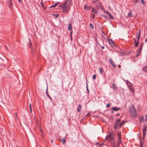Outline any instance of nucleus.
Returning a JSON list of instances; mask_svg holds the SVG:
<instances>
[{
  "label": "nucleus",
  "mask_w": 147,
  "mask_h": 147,
  "mask_svg": "<svg viewBox=\"0 0 147 147\" xmlns=\"http://www.w3.org/2000/svg\"><path fill=\"white\" fill-rule=\"evenodd\" d=\"M71 2L72 0H66L65 2L59 6V8H62V11L63 13H67L69 11L68 7L71 3Z\"/></svg>",
  "instance_id": "1"
},
{
  "label": "nucleus",
  "mask_w": 147,
  "mask_h": 147,
  "mask_svg": "<svg viewBox=\"0 0 147 147\" xmlns=\"http://www.w3.org/2000/svg\"><path fill=\"white\" fill-rule=\"evenodd\" d=\"M115 137V134L113 132H112L109 133V136L106 138V139L108 140L109 141H110L114 140Z\"/></svg>",
  "instance_id": "2"
},
{
  "label": "nucleus",
  "mask_w": 147,
  "mask_h": 147,
  "mask_svg": "<svg viewBox=\"0 0 147 147\" xmlns=\"http://www.w3.org/2000/svg\"><path fill=\"white\" fill-rule=\"evenodd\" d=\"M117 137L118 139V140L117 141V145H115V144H114V146L113 147H118L119 145L121 143V132H119L117 133Z\"/></svg>",
  "instance_id": "3"
},
{
  "label": "nucleus",
  "mask_w": 147,
  "mask_h": 147,
  "mask_svg": "<svg viewBox=\"0 0 147 147\" xmlns=\"http://www.w3.org/2000/svg\"><path fill=\"white\" fill-rule=\"evenodd\" d=\"M29 42L28 44V47L29 48L31 49V53L32 54L34 55L35 54V49L33 48V47H32V45L30 39L29 38Z\"/></svg>",
  "instance_id": "4"
},
{
  "label": "nucleus",
  "mask_w": 147,
  "mask_h": 147,
  "mask_svg": "<svg viewBox=\"0 0 147 147\" xmlns=\"http://www.w3.org/2000/svg\"><path fill=\"white\" fill-rule=\"evenodd\" d=\"M107 39L109 44L112 48H114V47H116V45H115V42L113 41L112 39L110 38L108 39V38H107Z\"/></svg>",
  "instance_id": "5"
},
{
  "label": "nucleus",
  "mask_w": 147,
  "mask_h": 147,
  "mask_svg": "<svg viewBox=\"0 0 147 147\" xmlns=\"http://www.w3.org/2000/svg\"><path fill=\"white\" fill-rule=\"evenodd\" d=\"M109 63L112 65L113 67L114 68H115L116 67V66L114 64V62L113 61V60L111 58H109Z\"/></svg>",
  "instance_id": "6"
},
{
  "label": "nucleus",
  "mask_w": 147,
  "mask_h": 147,
  "mask_svg": "<svg viewBox=\"0 0 147 147\" xmlns=\"http://www.w3.org/2000/svg\"><path fill=\"white\" fill-rule=\"evenodd\" d=\"M147 126L146 125L144 127L143 129V132L144 138L145 137L146 134V130H147Z\"/></svg>",
  "instance_id": "7"
},
{
  "label": "nucleus",
  "mask_w": 147,
  "mask_h": 147,
  "mask_svg": "<svg viewBox=\"0 0 147 147\" xmlns=\"http://www.w3.org/2000/svg\"><path fill=\"white\" fill-rule=\"evenodd\" d=\"M102 6V4L101 3H97L96 5V7L98 9H100Z\"/></svg>",
  "instance_id": "8"
},
{
  "label": "nucleus",
  "mask_w": 147,
  "mask_h": 147,
  "mask_svg": "<svg viewBox=\"0 0 147 147\" xmlns=\"http://www.w3.org/2000/svg\"><path fill=\"white\" fill-rule=\"evenodd\" d=\"M130 113L133 116L136 117L137 116L136 112V111H130Z\"/></svg>",
  "instance_id": "9"
},
{
  "label": "nucleus",
  "mask_w": 147,
  "mask_h": 147,
  "mask_svg": "<svg viewBox=\"0 0 147 147\" xmlns=\"http://www.w3.org/2000/svg\"><path fill=\"white\" fill-rule=\"evenodd\" d=\"M91 12L92 13H94V14H96L98 13V11L96 10V9L94 7H92Z\"/></svg>",
  "instance_id": "10"
},
{
  "label": "nucleus",
  "mask_w": 147,
  "mask_h": 147,
  "mask_svg": "<svg viewBox=\"0 0 147 147\" xmlns=\"http://www.w3.org/2000/svg\"><path fill=\"white\" fill-rule=\"evenodd\" d=\"M141 32L140 30L139 32V34H137L136 35V38L137 39V41H139V39L140 38V36Z\"/></svg>",
  "instance_id": "11"
},
{
  "label": "nucleus",
  "mask_w": 147,
  "mask_h": 147,
  "mask_svg": "<svg viewBox=\"0 0 147 147\" xmlns=\"http://www.w3.org/2000/svg\"><path fill=\"white\" fill-rule=\"evenodd\" d=\"M84 9L88 11H89L90 9V7L89 6H88L87 5H85L84 6Z\"/></svg>",
  "instance_id": "12"
},
{
  "label": "nucleus",
  "mask_w": 147,
  "mask_h": 147,
  "mask_svg": "<svg viewBox=\"0 0 147 147\" xmlns=\"http://www.w3.org/2000/svg\"><path fill=\"white\" fill-rule=\"evenodd\" d=\"M134 46L135 47H138L139 44L138 42L139 41H136V40L134 38Z\"/></svg>",
  "instance_id": "13"
},
{
  "label": "nucleus",
  "mask_w": 147,
  "mask_h": 147,
  "mask_svg": "<svg viewBox=\"0 0 147 147\" xmlns=\"http://www.w3.org/2000/svg\"><path fill=\"white\" fill-rule=\"evenodd\" d=\"M9 3V7L10 9H11L13 7V4L12 2V1H8Z\"/></svg>",
  "instance_id": "14"
},
{
  "label": "nucleus",
  "mask_w": 147,
  "mask_h": 147,
  "mask_svg": "<svg viewBox=\"0 0 147 147\" xmlns=\"http://www.w3.org/2000/svg\"><path fill=\"white\" fill-rule=\"evenodd\" d=\"M140 47L137 50L142 52L143 44V43H140Z\"/></svg>",
  "instance_id": "15"
},
{
  "label": "nucleus",
  "mask_w": 147,
  "mask_h": 147,
  "mask_svg": "<svg viewBox=\"0 0 147 147\" xmlns=\"http://www.w3.org/2000/svg\"><path fill=\"white\" fill-rule=\"evenodd\" d=\"M120 121V119H119L117 121L116 123L114 126V128L115 129H116L117 128L118 125V123Z\"/></svg>",
  "instance_id": "16"
},
{
  "label": "nucleus",
  "mask_w": 147,
  "mask_h": 147,
  "mask_svg": "<svg viewBox=\"0 0 147 147\" xmlns=\"http://www.w3.org/2000/svg\"><path fill=\"white\" fill-rule=\"evenodd\" d=\"M130 110H136V109L134 105L133 104H132L131 106L130 107Z\"/></svg>",
  "instance_id": "17"
},
{
  "label": "nucleus",
  "mask_w": 147,
  "mask_h": 147,
  "mask_svg": "<svg viewBox=\"0 0 147 147\" xmlns=\"http://www.w3.org/2000/svg\"><path fill=\"white\" fill-rule=\"evenodd\" d=\"M112 110H119L121 109L120 108L117 107H114L112 108Z\"/></svg>",
  "instance_id": "18"
},
{
  "label": "nucleus",
  "mask_w": 147,
  "mask_h": 147,
  "mask_svg": "<svg viewBox=\"0 0 147 147\" xmlns=\"http://www.w3.org/2000/svg\"><path fill=\"white\" fill-rule=\"evenodd\" d=\"M67 28H68V30H69L70 31L71 30H72V26L71 24H69L68 25Z\"/></svg>",
  "instance_id": "19"
},
{
  "label": "nucleus",
  "mask_w": 147,
  "mask_h": 147,
  "mask_svg": "<svg viewBox=\"0 0 147 147\" xmlns=\"http://www.w3.org/2000/svg\"><path fill=\"white\" fill-rule=\"evenodd\" d=\"M136 52L137 53V54L136 55V57H138L140 55V54L142 52H140V51H138L137 50L136 51Z\"/></svg>",
  "instance_id": "20"
},
{
  "label": "nucleus",
  "mask_w": 147,
  "mask_h": 147,
  "mask_svg": "<svg viewBox=\"0 0 147 147\" xmlns=\"http://www.w3.org/2000/svg\"><path fill=\"white\" fill-rule=\"evenodd\" d=\"M100 73V74H102L103 72V70L102 67H100L99 69Z\"/></svg>",
  "instance_id": "21"
},
{
  "label": "nucleus",
  "mask_w": 147,
  "mask_h": 147,
  "mask_svg": "<svg viewBox=\"0 0 147 147\" xmlns=\"http://www.w3.org/2000/svg\"><path fill=\"white\" fill-rule=\"evenodd\" d=\"M132 1L135 4L138 2L140 3V0H132Z\"/></svg>",
  "instance_id": "22"
},
{
  "label": "nucleus",
  "mask_w": 147,
  "mask_h": 147,
  "mask_svg": "<svg viewBox=\"0 0 147 147\" xmlns=\"http://www.w3.org/2000/svg\"><path fill=\"white\" fill-rule=\"evenodd\" d=\"M112 87L113 89L114 90H117L116 86L114 83L112 84Z\"/></svg>",
  "instance_id": "23"
},
{
  "label": "nucleus",
  "mask_w": 147,
  "mask_h": 147,
  "mask_svg": "<svg viewBox=\"0 0 147 147\" xmlns=\"http://www.w3.org/2000/svg\"><path fill=\"white\" fill-rule=\"evenodd\" d=\"M128 16L129 17H131L132 16V13L131 11H130V12L128 13Z\"/></svg>",
  "instance_id": "24"
},
{
  "label": "nucleus",
  "mask_w": 147,
  "mask_h": 147,
  "mask_svg": "<svg viewBox=\"0 0 147 147\" xmlns=\"http://www.w3.org/2000/svg\"><path fill=\"white\" fill-rule=\"evenodd\" d=\"M59 13H57L56 14H55V13H53L52 14V16H54L55 18H57L58 17H59Z\"/></svg>",
  "instance_id": "25"
},
{
  "label": "nucleus",
  "mask_w": 147,
  "mask_h": 147,
  "mask_svg": "<svg viewBox=\"0 0 147 147\" xmlns=\"http://www.w3.org/2000/svg\"><path fill=\"white\" fill-rule=\"evenodd\" d=\"M82 108V106L81 105H78V108L77 110H80Z\"/></svg>",
  "instance_id": "26"
},
{
  "label": "nucleus",
  "mask_w": 147,
  "mask_h": 147,
  "mask_svg": "<svg viewBox=\"0 0 147 147\" xmlns=\"http://www.w3.org/2000/svg\"><path fill=\"white\" fill-rule=\"evenodd\" d=\"M59 3V2H58L57 3H56L54 5H51V6L50 7V8H52L53 7H56L57 5L58 4V3Z\"/></svg>",
  "instance_id": "27"
},
{
  "label": "nucleus",
  "mask_w": 147,
  "mask_h": 147,
  "mask_svg": "<svg viewBox=\"0 0 147 147\" xmlns=\"http://www.w3.org/2000/svg\"><path fill=\"white\" fill-rule=\"evenodd\" d=\"M99 0H92V3L93 4H94Z\"/></svg>",
  "instance_id": "28"
},
{
  "label": "nucleus",
  "mask_w": 147,
  "mask_h": 147,
  "mask_svg": "<svg viewBox=\"0 0 147 147\" xmlns=\"http://www.w3.org/2000/svg\"><path fill=\"white\" fill-rule=\"evenodd\" d=\"M41 3L42 5V7L44 9V10L46 9H47L46 7L43 4V3H42V2H41Z\"/></svg>",
  "instance_id": "29"
},
{
  "label": "nucleus",
  "mask_w": 147,
  "mask_h": 147,
  "mask_svg": "<svg viewBox=\"0 0 147 147\" xmlns=\"http://www.w3.org/2000/svg\"><path fill=\"white\" fill-rule=\"evenodd\" d=\"M108 15H109V16L110 18H111L112 19H114V18H113V16L112 15H111V14L110 13H109V14H108Z\"/></svg>",
  "instance_id": "30"
},
{
  "label": "nucleus",
  "mask_w": 147,
  "mask_h": 147,
  "mask_svg": "<svg viewBox=\"0 0 147 147\" xmlns=\"http://www.w3.org/2000/svg\"><path fill=\"white\" fill-rule=\"evenodd\" d=\"M108 15H109V16L110 18H111L112 19H114V18H113V16L112 15H111V14L110 13H109V14H108Z\"/></svg>",
  "instance_id": "31"
},
{
  "label": "nucleus",
  "mask_w": 147,
  "mask_h": 147,
  "mask_svg": "<svg viewBox=\"0 0 147 147\" xmlns=\"http://www.w3.org/2000/svg\"><path fill=\"white\" fill-rule=\"evenodd\" d=\"M89 26H90V27L91 28H92V29L94 28V27L93 25V24H92V23L90 24Z\"/></svg>",
  "instance_id": "32"
},
{
  "label": "nucleus",
  "mask_w": 147,
  "mask_h": 147,
  "mask_svg": "<svg viewBox=\"0 0 147 147\" xmlns=\"http://www.w3.org/2000/svg\"><path fill=\"white\" fill-rule=\"evenodd\" d=\"M132 84L130 83V82L129 83V84H128V86H127L129 88L132 87Z\"/></svg>",
  "instance_id": "33"
},
{
  "label": "nucleus",
  "mask_w": 147,
  "mask_h": 147,
  "mask_svg": "<svg viewBox=\"0 0 147 147\" xmlns=\"http://www.w3.org/2000/svg\"><path fill=\"white\" fill-rule=\"evenodd\" d=\"M47 90H48V88L47 87V88L46 91V93L47 94V96L48 97H49L50 95L49 94Z\"/></svg>",
  "instance_id": "34"
},
{
  "label": "nucleus",
  "mask_w": 147,
  "mask_h": 147,
  "mask_svg": "<svg viewBox=\"0 0 147 147\" xmlns=\"http://www.w3.org/2000/svg\"><path fill=\"white\" fill-rule=\"evenodd\" d=\"M133 92H134V89L132 87L129 88Z\"/></svg>",
  "instance_id": "35"
},
{
  "label": "nucleus",
  "mask_w": 147,
  "mask_h": 147,
  "mask_svg": "<svg viewBox=\"0 0 147 147\" xmlns=\"http://www.w3.org/2000/svg\"><path fill=\"white\" fill-rule=\"evenodd\" d=\"M111 103H108L106 105V107L107 108H109L111 106Z\"/></svg>",
  "instance_id": "36"
},
{
  "label": "nucleus",
  "mask_w": 147,
  "mask_h": 147,
  "mask_svg": "<svg viewBox=\"0 0 147 147\" xmlns=\"http://www.w3.org/2000/svg\"><path fill=\"white\" fill-rule=\"evenodd\" d=\"M92 78L93 80H95L96 78V74L93 75L92 76Z\"/></svg>",
  "instance_id": "37"
},
{
  "label": "nucleus",
  "mask_w": 147,
  "mask_h": 147,
  "mask_svg": "<svg viewBox=\"0 0 147 147\" xmlns=\"http://www.w3.org/2000/svg\"><path fill=\"white\" fill-rule=\"evenodd\" d=\"M141 3L143 4L144 5H145V3L144 2V0H141Z\"/></svg>",
  "instance_id": "38"
},
{
  "label": "nucleus",
  "mask_w": 147,
  "mask_h": 147,
  "mask_svg": "<svg viewBox=\"0 0 147 147\" xmlns=\"http://www.w3.org/2000/svg\"><path fill=\"white\" fill-rule=\"evenodd\" d=\"M95 14H94V13H92L91 14L93 20L94 18Z\"/></svg>",
  "instance_id": "39"
},
{
  "label": "nucleus",
  "mask_w": 147,
  "mask_h": 147,
  "mask_svg": "<svg viewBox=\"0 0 147 147\" xmlns=\"http://www.w3.org/2000/svg\"><path fill=\"white\" fill-rule=\"evenodd\" d=\"M144 120V118L143 117H141L140 119V121H141L143 122Z\"/></svg>",
  "instance_id": "40"
},
{
  "label": "nucleus",
  "mask_w": 147,
  "mask_h": 147,
  "mask_svg": "<svg viewBox=\"0 0 147 147\" xmlns=\"http://www.w3.org/2000/svg\"><path fill=\"white\" fill-rule=\"evenodd\" d=\"M104 18H106V19H107V20H108L109 19H108V17L106 16H105V15H103L102 16Z\"/></svg>",
  "instance_id": "41"
},
{
  "label": "nucleus",
  "mask_w": 147,
  "mask_h": 147,
  "mask_svg": "<svg viewBox=\"0 0 147 147\" xmlns=\"http://www.w3.org/2000/svg\"><path fill=\"white\" fill-rule=\"evenodd\" d=\"M125 82L127 86H128V84L130 82L128 80H127L125 81Z\"/></svg>",
  "instance_id": "42"
},
{
  "label": "nucleus",
  "mask_w": 147,
  "mask_h": 147,
  "mask_svg": "<svg viewBox=\"0 0 147 147\" xmlns=\"http://www.w3.org/2000/svg\"><path fill=\"white\" fill-rule=\"evenodd\" d=\"M62 142L64 144L65 143V140L64 139H62Z\"/></svg>",
  "instance_id": "43"
},
{
  "label": "nucleus",
  "mask_w": 147,
  "mask_h": 147,
  "mask_svg": "<svg viewBox=\"0 0 147 147\" xmlns=\"http://www.w3.org/2000/svg\"><path fill=\"white\" fill-rule=\"evenodd\" d=\"M86 88H87V91L88 92H89V91L88 89V84H87V82H86Z\"/></svg>",
  "instance_id": "44"
},
{
  "label": "nucleus",
  "mask_w": 147,
  "mask_h": 147,
  "mask_svg": "<svg viewBox=\"0 0 147 147\" xmlns=\"http://www.w3.org/2000/svg\"><path fill=\"white\" fill-rule=\"evenodd\" d=\"M108 8L111 11V7L109 5V6H108Z\"/></svg>",
  "instance_id": "45"
},
{
  "label": "nucleus",
  "mask_w": 147,
  "mask_h": 147,
  "mask_svg": "<svg viewBox=\"0 0 147 147\" xmlns=\"http://www.w3.org/2000/svg\"><path fill=\"white\" fill-rule=\"evenodd\" d=\"M104 12L107 13L108 15L109 14V13H110L109 11H104Z\"/></svg>",
  "instance_id": "46"
},
{
  "label": "nucleus",
  "mask_w": 147,
  "mask_h": 147,
  "mask_svg": "<svg viewBox=\"0 0 147 147\" xmlns=\"http://www.w3.org/2000/svg\"><path fill=\"white\" fill-rule=\"evenodd\" d=\"M90 113H88L86 115V116H90Z\"/></svg>",
  "instance_id": "47"
},
{
  "label": "nucleus",
  "mask_w": 147,
  "mask_h": 147,
  "mask_svg": "<svg viewBox=\"0 0 147 147\" xmlns=\"http://www.w3.org/2000/svg\"><path fill=\"white\" fill-rule=\"evenodd\" d=\"M70 36H72V31L71 30V32H70Z\"/></svg>",
  "instance_id": "48"
},
{
  "label": "nucleus",
  "mask_w": 147,
  "mask_h": 147,
  "mask_svg": "<svg viewBox=\"0 0 147 147\" xmlns=\"http://www.w3.org/2000/svg\"><path fill=\"white\" fill-rule=\"evenodd\" d=\"M122 124H121V123H120V124H119V125H119V128H120V127H121V126L122 125Z\"/></svg>",
  "instance_id": "49"
},
{
  "label": "nucleus",
  "mask_w": 147,
  "mask_h": 147,
  "mask_svg": "<svg viewBox=\"0 0 147 147\" xmlns=\"http://www.w3.org/2000/svg\"><path fill=\"white\" fill-rule=\"evenodd\" d=\"M29 107H30V110H32L31 106V104H30Z\"/></svg>",
  "instance_id": "50"
},
{
  "label": "nucleus",
  "mask_w": 147,
  "mask_h": 147,
  "mask_svg": "<svg viewBox=\"0 0 147 147\" xmlns=\"http://www.w3.org/2000/svg\"><path fill=\"white\" fill-rule=\"evenodd\" d=\"M48 97L51 100H52V98L50 96H49V97Z\"/></svg>",
  "instance_id": "51"
},
{
  "label": "nucleus",
  "mask_w": 147,
  "mask_h": 147,
  "mask_svg": "<svg viewBox=\"0 0 147 147\" xmlns=\"http://www.w3.org/2000/svg\"><path fill=\"white\" fill-rule=\"evenodd\" d=\"M70 36V40H72V36Z\"/></svg>",
  "instance_id": "52"
},
{
  "label": "nucleus",
  "mask_w": 147,
  "mask_h": 147,
  "mask_svg": "<svg viewBox=\"0 0 147 147\" xmlns=\"http://www.w3.org/2000/svg\"><path fill=\"white\" fill-rule=\"evenodd\" d=\"M98 145H99V146H101L102 145V144H99V143H98Z\"/></svg>",
  "instance_id": "53"
},
{
  "label": "nucleus",
  "mask_w": 147,
  "mask_h": 147,
  "mask_svg": "<svg viewBox=\"0 0 147 147\" xmlns=\"http://www.w3.org/2000/svg\"><path fill=\"white\" fill-rule=\"evenodd\" d=\"M101 48L102 49H105V47L103 46H102L101 47Z\"/></svg>",
  "instance_id": "54"
},
{
  "label": "nucleus",
  "mask_w": 147,
  "mask_h": 147,
  "mask_svg": "<svg viewBox=\"0 0 147 147\" xmlns=\"http://www.w3.org/2000/svg\"><path fill=\"white\" fill-rule=\"evenodd\" d=\"M18 1L20 3H21V0H18Z\"/></svg>",
  "instance_id": "55"
},
{
  "label": "nucleus",
  "mask_w": 147,
  "mask_h": 147,
  "mask_svg": "<svg viewBox=\"0 0 147 147\" xmlns=\"http://www.w3.org/2000/svg\"><path fill=\"white\" fill-rule=\"evenodd\" d=\"M125 123V122L123 121L122 123H121V124H122V125L124 123Z\"/></svg>",
  "instance_id": "56"
},
{
  "label": "nucleus",
  "mask_w": 147,
  "mask_h": 147,
  "mask_svg": "<svg viewBox=\"0 0 147 147\" xmlns=\"http://www.w3.org/2000/svg\"><path fill=\"white\" fill-rule=\"evenodd\" d=\"M145 42H147V38L145 40Z\"/></svg>",
  "instance_id": "57"
},
{
  "label": "nucleus",
  "mask_w": 147,
  "mask_h": 147,
  "mask_svg": "<svg viewBox=\"0 0 147 147\" xmlns=\"http://www.w3.org/2000/svg\"><path fill=\"white\" fill-rule=\"evenodd\" d=\"M121 66V65H118V67H120Z\"/></svg>",
  "instance_id": "58"
},
{
  "label": "nucleus",
  "mask_w": 147,
  "mask_h": 147,
  "mask_svg": "<svg viewBox=\"0 0 147 147\" xmlns=\"http://www.w3.org/2000/svg\"><path fill=\"white\" fill-rule=\"evenodd\" d=\"M119 114H117V115L118 116H119Z\"/></svg>",
  "instance_id": "59"
},
{
  "label": "nucleus",
  "mask_w": 147,
  "mask_h": 147,
  "mask_svg": "<svg viewBox=\"0 0 147 147\" xmlns=\"http://www.w3.org/2000/svg\"><path fill=\"white\" fill-rule=\"evenodd\" d=\"M146 119H147V115H146Z\"/></svg>",
  "instance_id": "60"
},
{
  "label": "nucleus",
  "mask_w": 147,
  "mask_h": 147,
  "mask_svg": "<svg viewBox=\"0 0 147 147\" xmlns=\"http://www.w3.org/2000/svg\"><path fill=\"white\" fill-rule=\"evenodd\" d=\"M11 1V0H9V1Z\"/></svg>",
  "instance_id": "61"
},
{
  "label": "nucleus",
  "mask_w": 147,
  "mask_h": 147,
  "mask_svg": "<svg viewBox=\"0 0 147 147\" xmlns=\"http://www.w3.org/2000/svg\"><path fill=\"white\" fill-rule=\"evenodd\" d=\"M112 112V113H113V111H112V112Z\"/></svg>",
  "instance_id": "62"
},
{
  "label": "nucleus",
  "mask_w": 147,
  "mask_h": 147,
  "mask_svg": "<svg viewBox=\"0 0 147 147\" xmlns=\"http://www.w3.org/2000/svg\"><path fill=\"white\" fill-rule=\"evenodd\" d=\"M146 84H147V81H146Z\"/></svg>",
  "instance_id": "63"
},
{
  "label": "nucleus",
  "mask_w": 147,
  "mask_h": 147,
  "mask_svg": "<svg viewBox=\"0 0 147 147\" xmlns=\"http://www.w3.org/2000/svg\"><path fill=\"white\" fill-rule=\"evenodd\" d=\"M30 111L31 113V112H32V111Z\"/></svg>",
  "instance_id": "64"
}]
</instances>
